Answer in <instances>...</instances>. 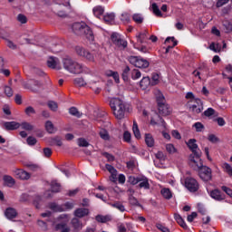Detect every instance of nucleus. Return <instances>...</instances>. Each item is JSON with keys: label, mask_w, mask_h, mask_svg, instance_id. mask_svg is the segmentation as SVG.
Segmentation results:
<instances>
[{"label": "nucleus", "mask_w": 232, "mask_h": 232, "mask_svg": "<svg viewBox=\"0 0 232 232\" xmlns=\"http://www.w3.org/2000/svg\"><path fill=\"white\" fill-rule=\"evenodd\" d=\"M50 145L51 146H63V141L61 140V138L54 137L50 140Z\"/></svg>", "instance_id": "44"}, {"label": "nucleus", "mask_w": 232, "mask_h": 232, "mask_svg": "<svg viewBox=\"0 0 232 232\" xmlns=\"http://www.w3.org/2000/svg\"><path fill=\"white\" fill-rule=\"evenodd\" d=\"M140 77H142V73L140 71H139V69H133L131 71V79L133 81H137V79H140Z\"/></svg>", "instance_id": "42"}, {"label": "nucleus", "mask_w": 232, "mask_h": 232, "mask_svg": "<svg viewBox=\"0 0 232 232\" xmlns=\"http://www.w3.org/2000/svg\"><path fill=\"white\" fill-rule=\"evenodd\" d=\"M109 205H111V208H114L115 209H118V211H121V213H124V211H126V208L120 201H115L113 203H109Z\"/></svg>", "instance_id": "26"}, {"label": "nucleus", "mask_w": 232, "mask_h": 232, "mask_svg": "<svg viewBox=\"0 0 232 232\" xmlns=\"http://www.w3.org/2000/svg\"><path fill=\"white\" fill-rule=\"evenodd\" d=\"M4 126L7 130H18V128H21V123L17 121H5L4 123Z\"/></svg>", "instance_id": "18"}, {"label": "nucleus", "mask_w": 232, "mask_h": 232, "mask_svg": "<svg viewBox=\"0 0 232 232\" xmlns=\"http://www.w3.org/2000/svg\"><path fill=\"white\" fill-rule=\"evenodd\" d=\"M165 148L166 151H168V153H169L170 155H173V153H177V148H175V145H173L172 143L166 144Z\"/></svg>", "instance_id": "43"}, {"label": "nucleus", "mask_w": 232, "mask_h": 232, "mask_svg": "<svg viewBox=\"0 0 232 232\" xmlns=\"http://www.w3.org/2000/svg\"><path fill=\"white\" fill-rule=\"evenodd\" d=\"M72 31L76 35H84L88 41H93L95 36L93 35V31L85 23H75L72 24Z\"/></svg>", "instance_id": "3"}, {"label": "nucleus", "mask_w": 232, "mask_h": 232, "mask_svg": "<svg viewBox=\"0 0 232 232\" xmlns=\"http://www.w3.org/2000/svg\"><path fill=\"white\" fill-rule=\"evenodd\" d=\"M199 164L198 162H192V166L194 167V169H197L198 171V175L201 180H204L205 182H208V180H211V169L208 167H206L202 164V160L199 159Z\"/></svg>", "instance_id": "6"}, {"label": "nucleus", "mask_w": 232, "mask_h": 232, "mask_svg": "<svg viewBox=\"0 0 232 232\" xmlns=\"http://www.w3.org/2000/svg\"><path fill=\"white\" fill-rule=\"evenodd\" d=\"M174 218L175 220L178 222V224L183 227V229L188 228V225H186V222H184V219L182 218V217H180V215L179 214H175L174 215Z\"/></svg>", "instance_id": "33"}, {"label": "nucleus", "mask_w": 232, "mask_h": 232, "mask_svg": "<svg viewBox=\"0 0 232 232\" xmlns=\"http://www.w3.org/2000/svg\"><path fill=\"white\" fill-rule=\"evenodd\" d=\"M129 202L131 206H138V208H141L142 206L140 205V203H139V199H137L135 197L133 196H129Z\"/></svg>", "instance_id": "47"}, {"label": "nucleus", "mask_w": 232, "mask_h": 232, "mask_svg": "<svg viewBox=\"0 0 232 232\" xmlns=\"http://www.w3.org/2000/svg\"><path fill=\"white\" fill-rule=\"evenodd\" d=\"M132 19H133V22L137 23L138 24H141V23H143L144 21V18L140 14H134L132 16Z\"/></svg>", "instance_id": "46"}, {"label": "nucleus", "mask_w": 232, "mask_h": 232, "mask_svg": "<svg viewBox=\"0 0 232 232\" xmlns=\"http://www.w3.org/2000/svg\"><path fill=\"white\" fill-rule=\"evenodd\" d=\"M89 86L94 91V93H101V90H102V83L100 81L91 80Z\"/></svg>", "instance_id": "15"}, {"label": "nucleus", "mask_w": 232, "mask_h": 232, "mask_svg": "<svg viewBox=\"0 0 232 232\" xmlns=\"http://www.w3.org/2000/svg\"><path fill=\"white\" fill-rule=\"evenodd\" d=\"M160 82V76L158 73H153L151 77L150 84L151 86H156Z\"/></svg>", "instance_id": "45"}, {"label": "nucleus", "mask_w": 232, "mask_h": 232, "mask_svg": "<svg viewBox=\"0 0 232 232\" xmlns=\"http://www.w3.org/2000/svg\"><path fill=\"white\" fill-rule=\"evenodd\" d=\"M121 21H122L124 24H128V23H130V14L123 13L121 14Z\"/></svg>", "instance_id": "57"}, {"label": "nucleus", "mask_w": 232, "mask_h": 232, "mask_svg": "<svg viewBox=\"0 0 232 232\" xmlns=\"http://www.w3.org/2000/svg\"><path fill=\"white\" fill-rule=\"evenodd\" d=\"M72 225L76 231H81V229H82V223H81V220L77 218L72 219Z\"/></svg>", "instance_id": "30"}, {"label": "nucleus", "mask_w": 232, "mask_h": 232, "mask_svg": "<svg viewBox=\"0 0 232 232\" xmlns=\"http://www.w3.org/2000/svg\"><path fill=\"white\" fill-rule=\"evenodd\" d=\"M158 110L160 115H162L163 117H167V115L171 113V107H169V105L167 103H160L158 105Z\"/></svg>", "instance_id": "13"}, {"label": "nucleus", "mask_w": 232, "mask_h": 232, "mask_svg": "<svg viewBox=\"0 0 232 232\" xmlns=\"http://www.w3.org/2000/svg\"><path fill=\"white\" fill-rule=\"evenodd\" d=\"M209 195L211 198H214V200H218V202L226 199V195L222 194L218 189L211 190Z\"/></svg>", "instance_id": "16"}, {"label": "nucleus", "mask_w": 232, "mask_h": 232, "mask_svg": "<svg viewBox=\"0 0 232 232\" xmlns=\"http://www.w3.org/2000/svg\"><path fill=\"white\" fill-rule=\"evenodd\" d=\"M5 215L6 218L12 220L13 218H15V217H17V210H15V208H7L5 211Z\"/></svg>", "instance_id": "20"}, {"label": "nucleus", "mask_w": 232, "mask_h": 232, "mask_svg": "<svg viewBox=\"0 0 232 232\" xmlns=\"http://www.w3.org/2000/svg\"><path fill=\"white\" fill-rule=\"evenodd\" d=\"M140 180V177H136V178L135 176L129 177V182L130 184H132V186H136V184H139Z\"/></svg>", "instance_id": "55"}, {"label": "nucleus", "mask_w": 232, "mask_h": 232, "mask_svg": "<svg viewBox=\"0 0 232 232\" xmlns=\"http://www.w3.org/2000/svg\"><path fill=\"white\" fill-rule=\"evenodd\" d=\"M185 188L190 191V193H195L198 191V181L193 178H186L185 179Z\"/></svg>", "instance_id": "10"}, {"label": "nucleus", "mask_w": 232, "mask_h": 232, "mask_svg": "<svg viewBox=\"0 0 232 232\" xmlns=\"http://www.w3.org/2000/svg\"><path fill=\"white\" fill-rule=\"evenodd\" d=\"M151 84V80L150 77H143L141 81L140 82V86L141 90H148L150 88V85Z\"/></svg>", "instance_id": "23"}, {"label": "nucleus", "mask_w": 232, "mask_h": 232, "mask_svg": "<svg viewBox=\"0 0 232 232\" xmlns=\"http://www.w3.org/2000/svg\"><path fill=\"white\" fill-rule=\"evenodd\" d=\"M45 130L47 133H55L57 131V129H55V126L52 122V121H47L45 122Z\"/></svg>", "instance_id": "29"}, {"label": "nucleus", "mask_w": 232, "mask_h": 232, "mask_svg": "<svg viewBox=\"0 0 232 232\" xmlns=\"http://www.w3.org/2000/svg\"><path fill=\"white\" fill-rule=\"evenodd\" d=\"M111 111L118 121H122L126 115V103L119 98H111L110 101Z\"/></svg>", "instance_id": "1"}, {"label": "nucleus", "mask_w": 232, "mask_h": 232, "mask_svg": "<svg viewBox=\"0 0 232 232\" xmlns=\"http://www.w3.org/2000/svg\"><path fill=\"white\" fill-rule=\"evenodd\" d=\"M105 75H107V77H111L114 79L115 82L119 83L120 82V78H119V72H113V71H107L105 72Z\"/></svg>", "instance_id": "32"}, {"label": "nucleus", "mask_w": 232, "mask_h": 232, "mask_svg": "<svg viewBox=\"0 0 232 232\" xmlns=\"http://www.w3.org/2000/svg\"><path fill=\"white\" fill-rule=\"evenodd\" d=\"M75 52L79 57H83V59H86L90 63H95L96 59H101V53L95 51L90 52L82 46H76Z\"/></svg>", "instance_id": "5"}, {"label": "nucleus", "mask_w": 232, "mask_h": 232, "mask_svg": "<svg viewBox=\"0 0 232 232\" xmlns=\"http://www.w3.org/2000/svg\"><path fill=\"white\" fill-rule=\"evenodd\" d=\"M90 215V210L88 208H77L74 211V216L78 218H82L84 217H88Z\"/></svg>", "instance_id": "19"}, {"label": "nucleus", "mask_w": 232, "mask_h": 232, "mask_svg": "<svg viewBox=\"0 0 232 232\" xmlns=\"http://www.w3.org/2000/svg\"><path fill=\"white\" fill-rule=\"evenodd\" d=\"M187 146L193 153V155H190V162H198V166H200V157L202 156V151L200 149H198V145H197V140L190 139L187 142Z\"/></svg>", "instance_id": "7"}, {"label": "nucleus", "mask_w": 232, "mask_h": 232, "mask_svg": "<svg viewBox=\"0 0 232 232\" xmlns=\"http://www.w3.org/2000/svg\"><path fill=\"white\" fill-rule=\"evenodd\" d=\"M132 130L134 137H136V139H140V130H139V124H137L136 121H133Z\"/></svg>", "instance_id": "38"}, {"label": "nucleus", "mask_w": 232, "mask_h": 232, "mask_svg": "<svg viewBox=\"0 0 232 232\" xmlns=\"http://www.w3.org/2000/svg\"><path fill=\"white\" fill-rule=\"evenodd\" d=\"M47 66L53 70H61V62L57 57H49L47 60Z\"/></svg>", "instance_id": "12"}, {"label": "nucleus", "mask_w": 232, "mask_h": 232, "mask_svg": "<svg viewBox=\"0 0 232 232\" xmlns=\"http://www.w3.org/2000/svg\"><path fill=\"white\" fill-rule=\"evenodd\" d=\"M69 113L70 115H73L74 117H81V112L75 107H71L69 109Z\"/></svg>", "instance_id": "54"}, {"label": "nucleus", "mask_w": 232, "mask_h": 232, "mask_svg": "<svg viewBox=\"0 0 232 232\" xmlns=\"http://www.w3.org/2000/svg\"><path fill=\"white\" fill-rule=\"evenodd\" d=\"M25 166L28 169H31V171H37L40 169L39 165L34 163H27Z\"/></svg>", "instance_id": "58"}, {"label": "nucleus", "mask_w": 232, "mask_h": 232, "mask_svg": "<svg viewBox=\"0 0 232 232\" xmlns=\"http://www.w3.org/2000/svg\"><path fill=\"white\" fill-rule=\"evenodd\" d=\"M111 39L116 46H119L120 48H126L128 46V42H126L124 39L121 37V34L114 33L111 34Z\"/></svg>", "instance_id": "11"}, {"label": "nucleus", "mask_w": 232, "mask_h": 232, "mask_svg": "<svg viewBox=\"0 0 232 232\" xmlns=\"http://www.w3.org/2000/svg\"><path fill=\"white\" fill-rule=\"evenodd\" d=\"M27 144L29 146H35V144H37V139L32 137V136H29L27 138Z\"/></svg>", "instance_id": "60"}, {"label": "nucleus", "mask_w": 232, "mask_h": 232, "mask_svg": "<svg viewBox=\"0 0 232 232\" xmlns=\"http://www.w3.org/2000/svg\"><path fill=\"white\" fill-rule=\"evenodd\" d=\"M74 84H75V86L81 87V86H86L87 83L83 78H76V79H74Z\"/></svg>", "instance_id": "51"}, {"label": "nucleus", "mask_w": 232, "mask_h": 232, "mask_svg": "<svg viewBox=\"0 0 232 232\" xmlns=\"http://www.w3.org/2000/svg\"><path fill=\"white\" fill-rule=\"evenodd\" d=\"M78 146H80V148H88L90 146V143H88L86 139L79 138L78 139Z\"/></svg>", "instance_id": "48"}, {"label": "nucleus", "mask_w": 232, "mask_h": 232, "mask_svg": "<svg viewBox=\"0 0 232 232\" xmlns=\"http://www.w3.org/2000/svg\"><path fill=\"white\" fill-rule=\"evenodd\" d=\"M20 127L22 128V130H25L26 131H32V130H34V126L29 122H22L20 124Z\"/></svg>", "instance_id": "50"}, {"label": "nucleus", "mask_w": 232, "mask_h": 232, "mask_svg": "<svg viewBox=\"0 0 232 232\" xmlns=\"http://www.w3.org/2000/svg\"><path fill=\"white\" fill-rule=\"evenodd\" d=\"M103 21L106 24H113L115 23V14L108 13L104 14Z\"/></svg>", "instance_id": "22"}, {"label": "nucleus", "mask_w": 232, "mask_h": 232, "mask_svg": "<svg viewBox=\"0 0 232 232\" xmlns=\"http://www.w3.org/2000/svg\"><path fill=\"white\" fill-rule=\"evenodd\" d=\"M130 73V67L129 66H126L124 69H123V72L121 74L122 76V79L123 81H128L129 77H128V74Z\"/></svg>", "instance_id": "59"}, {"label": "nucleus", "mask_w": 232, "mask_h": 232, "mask_svg": "<svg viewBox=\"0 0 232 232\" xmlns=\"http://www.w3.org/2000/svg\"><path fill=\"white\" fill-rule=\"evenodd\" d=\"M58 222L55 225V229L56 231H61V232H69L70 227H68V217L66 215H62L58 218Z\"/></svg>", "instance_id": "9"}, {"label": "nucleus", "mask_w": 232, "mask_h": 232, "mask_svg": "<svg viewBox=\"0 0 232 232\" xmlns=\"http://www.w3.org/2000/svg\"><path fill=\"white\" fill-rule=\"evenodd\" d=\"M5 93L7 97H12V95H14V91L10 86H5Z\"/></svg>", "instance_id": "63"}, {"label": "nucleus", "mask_w": 232, "mask_h": 232, "mask_svg": "<svg viewBox=\"0 0 232 232\" xmlns=\"http://www.w3.org/2000/svg\"><path fill=\"white\" fill-rule=\"evenodd\" d=\"M13 172L16 179H20L21 180H28L30 179V173L26 172V170L15 169Z\"/></svg>", "instance_id": "14"}, {"label": "nucleus", "mask_w": 232, "mask_h": 232, "mask_svg": "<svg viewBox=\"0 0 232 232\" xmlns=\"http://www.w3.org/2000/svg\"><path fill=\"white\" fill-rule=\"evenodd\" d=\"M150 124H152L153 126H155V124H158L159 126H162V128H166V121H164V119L160 118V116H159V120L155 121V119H151L150 121Z\"/></svg>", "instance_id": "37"}, {"label": "nucleus", "mask_w": 232, "mask_h": 232, "mask_svg": "<svg viewBox=\"0 0 232 232\" xmlns=\"http://www.w3.org/2000/svg\"><path fill=\"white\" fill-rule=\"evenodd\" d=\"M193 126L198 132H200L204 130V124H202L201 122H196Z\"/></svg>", "instance_id": "62"}, {"label": "nucleus", "mask_w": 232, "mask_h": 232, "mask_svg": "<svg viewBox=\"0 0 232 232\" xmlns=\"http://www.w3.org/2000/svg\"><path fill=\"white\" fill-rule=\"evenodd\" d=\"M156 159H158V160L163 161L166 160V156L164 155V152L162 151H158L155 154Z\"/></svg>", "instance_id": "61"}, {"label": "nucleus", "mask_w": 232, "mask_h": 232, "mask_svg": "<svg viewBox=\"0 0 232 232\" xmlns=\"http://www.w3.org/2000/svg\"><path fill=\"white\" fill-rule=\"evenodd\" d=\"M223 169H224V171H226V173H227V175H229V177H232V167H231V165H229L228 163H224L223 164Z\"/></svg>", "instance_id": "56"}, {"label": "nucleus", "mask_w": 232, "mask_h": 232, "mask_svg": "<svg viewBox=\"0 0 232 232\" xmlns=\"http://www.w3.org/2000/svg\"><path fill=\"white\" fill-rule=\"evenodd\" d=\"M139 188L143 189H150V181L148 180V178L140 176Z\"/></svg>", "instance_id": "21"}, {"label": "nucleus", "mask_w": 232, "mask_h": 232, "mask_svg": "<svg viewBox=\"0 0 232 232\" xmlns=\"http://www.w3.org/2000/svg\"><path fill=\"white\" fill-rule=\"evenodd\" d=\"M168 43H172V45H169L165 51V53H169V50H171V48H175V46H177V41L175 40V37H168L165 40V44H168Z\"/></svg>", "instance_id": "25"}, {"label": "nucleus", "mask_w": 232, "mask_h": 232, "mask_svg": "<svg viewBox=\"0 0 232 232\" xmlns=\"http://www.w3.org/2000/svg\"><path fill=\"white\" fill-rule=\"evenodd\" d=\"M34 83L36 84V86H39V82H35V81H28V82H24L23 83L24 88H25L26 90H34Z\"/></svg>", "instance_id": "35"}, {"label": "nucleus", "mask_w": 232, "mask_h": 232, "mask_svg": "<svg viewBox=\"0 0 232 232\" xmlns=\"http://www.w3.org/2000/svg\"><path fill=\"white\" fill-rule=\"evenodd\" d=\"M186 99H188V106L189 108V111L195 113L196 115L198 113H202L204 110V106L202 105V101L198 98H195V94L193 92H187Z\"/></svg>", "instance_id": "4"}, {"label": "nucleus", "mask_w": 232, "mask_h": 232, "mask_svg": "<svg viewBox=\"0 0 232 232\" xmlns=\"http://www.w3.org/2000/svg\"><path fill=\"white\" fill-rule=\"evenodd\" d=\"M96 220L97 222H102V224H105V222H110V220H111V217L98 215L96 216Z\"/></svg>", "instance_id": "39"}, {"label": "nucleus", "mask_w": 232, "mask_h": 232, "mask_svg": "<svg viewBox=\"0 0 232 232\" xmlns=\"http://www.w3.org/2000/svg\"><path fill=\"white\" fill-rule=\"evenodd\" d=\"M51 188H52L53 193H59L61 191V184H59L55 180H53L51 182Z\"/></svg>", "instance_id": "36"}, {"label": "nucleus", "mask_w": 232, "mask_h": 232, "mask_svg": "<svg viewBox=\"0 0 232 232\" xmlns=\"http://www.w3.org/2000/svg\"><path fill=\"white\" fill-rule=\"evenodd\" d=\"M138 43L142 44V43H146V39H148V31H143L136 35Z\"/></svg>", "instance_id": "27"}, {"label": "nucleus", "mask_w": 232, "mask_h": 232, "mask_svg": "<svg viewBox=\"0 0 232 232\" xmlns=\"http://www.w3.org/2000/svg\"><path fill=\"white\" fill-rule=\"evenodd\" d=\"M4 182L8 188H13L15 185V179L8 175L4 176Z\"/></svg>", "instance_id": "28"}, {"label": "nucleus", "mask_w": 232, "mask_h": 232, "mask_svg": "<svg viewBox=\"0 0 232 232\" xmlns=\"http://www.w3.org/2000/svg\"><path fill=\"white\" fill-rule=\"evenodd\" d=\"M154 95L156 97L158 105L165 103L166 99L164 98V94H162V92L160 90H155Z\"/></svg>", "instance_id": "24"}, {"label": "nucleus", "mask_w": 232, "mask_h": 232, "mask_svg": "<svg viewBox=\"0 0 232 232\" xmlns=\"http://www.w3.org/2000/svg\"><path fill=\"white\" fill-rule=\"evenodd\" d=\"M63 64L64 70H66L70 73L79 74V73H82V72H86V70L88 72L89 70L82 64L72 60L71 58H64L63 60Z\"/></svg>", "instance_id": "2"}, {"label": "nucleus", "mask_w": 232, "mask_h": 232, "mask_svg": "<svg viewBox=\"0 0 232 232\" xmlns=\"http://www.w3.org/2000/svg\"><path fill=\"white\" fill-rule=\"evenodd\" d=\"M152 10L155 15H157L158 17H162V13L160 12V9H159V5H157L155 3L152 4Z\"/></svg>", "instance_id": "52"}, {"label": "nucleus", "mask_w": 232, "mask_h": 232, "mask_svg": "<svg viewBox=\"0 0 232 232\" xmlns=\"http://www.w3.org/2000/svg\"><path fill=\"white\" fill-rule=\"evenodd\" d=\"M129 62L136 68H148L150 66V62L140 56H130Z\"/></svg>", "instance_id": "8"}, {"label": "nucleus", "mask_w": 232, "mask_h": 232, "mask_svg": "<svg viewBox=\"0 0 232 232\" xmlns=\"http://www.w3.org/2000/svg\"><path fill=\"white\" fill-rule=\"evenodd\" d=\"M49 208L52 209V211L60 212V213L64 211L63 207L57 205L56 203L49 204Z\"/></svg>", "instance_id": "41"}, {"label": "nucleus", "mask_w": 232, "mask_h": 232, "mask_svg": "<svg viewBox=\"0 0 232 232\" xmlns=\"http://www.w3.org/2000/svg\"><path fill=\"white\" fill-rule=\"evenodd\" d=\"M93 14L95 15V17H101V15H102V14H104V7L98 5L95 6L92 9Z\"/></svg>", "instance_id": "34"}, {"label": "nucleus", "mask_w": 232, "mask_h": 232, "mask_svg": "<svg viewBox=\"0 0 232 232\" xmlns=\"http://www.w3.org/2000/svg\"><path fill=\"white\" fill-rule=\"evenodd\" d=\"M161 195L164 197V198H171V191L169 190V188H163L161 189Z\"/></svg>", "instance_id": "53"}, {"label": "nucleus", "mask_w": 232, "mask_h": 232, "mask_svg": "<svg viewBox=\"0 0 232 232\" xmlns=\"http://www.w3.org/2000/svg\"><path fill=\"white\" fill-rule=\"evenodd\" d=\"M25 113L27 115H32V114H35V109H34V107L29 106L25 109Z\"/></svg>", "instance_id": "64"}, {"label": "nucleus", "mask_w": 232, "mask_h": 232, "mask_svg": "<svg viewBox=\"0 0 232 232\" xmlns=\"http://www.w3.org/2000/svg\"><path fill=\"white\" fill-rule=\"evenodd\" d=\"M105 168H106L107 171H109V173H111L110 180L111 182H117V169H115V167H113L110 164H106Z\"/></svg>", "instance_id": "17"}, {"label": "nucleus", "mask_w": 232, "mask_h": 232, "mask_svg": "<svg viewBox=\"0 0 232 232\" xmlns=\"http://www.w3.org/2000/svg\"><path fill=\"white\" fill-rule=\"evenodd\" d=\"M99 135L102 140H110V134L108 133V130L105 129H102L99 131Z\"/></svg>", "instance_id": "40"}, {"label": "nucleus", "mask_w": 232, "mask_h": 232, "mask_svg": "<svg viewBox=\"0 0 232 232\" xmlns=\"http://www.w3.org/2000/svg\"><path fill=\"white\" fill-rule=\"evenodd\" d=\"M47 106L48 108H50L52 110V111H57L59 105L57 104V102H53V101H49L47 102Z\"/></svg>", "instance_id": "49"}, {"label": "nucleus", "mask_w": 232, "mask_h": 232, "mask_svg": "<svg viewBox=\"0 0 232 232\" xmlns=\"http://www.w3.org/2000/svg\"><path fill=\"white\" fill-rule=\"evenodd\" d=\"M145 142L149 148H153L155 146V140L151 134L145 135Z\"/></svg>", "instance_id": "31"}]
</instances>
